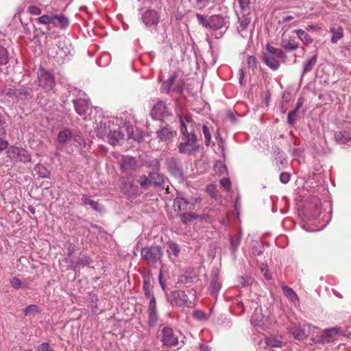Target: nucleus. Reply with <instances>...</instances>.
<instances>
[{
  "label": "nucleus",
  "mask_w": 351,
  "mask_h": 351,
  "mask_svg": "<svg viewBox=\"0 0 351 351\" xmlns=\"http://www.w3.org/2000/svg\"><path fill=\"white\" fill-rule=\"evenodd\" d=\"M182 142L179 144L178 150L180 154L191 155L197 149L195 130H199V124L195 123L190 117L180 116Z\"/></svg>",
  "instance_id": "obj_1"
},
{
  "label": "nucleus",
  "mask_w": 351,
  "mask_h": 351,
  "mask_svg": "<svg viewBox=\"0 0 351 351\" xmlns=\"http://www.w3.org/2000/svg\"><path fill=\"white\" fill-rule=\"evenodd\" d=\"M149 177L152 184L155 186H161L164 183L163 176L157 172L151 173L149 174Z\"/></svg>",
  "instance_id": "obj_33"
},
{
  "label": "nucleus",
  "mask_w": 351,
  "mask_h": 351,
  "mask_svg": "<svg viewBox=\"0 0 351 351\" xmlns=\"http://www.w3.org/2000/svg\"><path fill=\"white\" fill-rule=\"evenodd\" d=\"M220 183L222 185V186L224 188L226 191H230L231 182L228 178H223L221 179Z\"/></svg>",
  "instance_id": "obj_51"
},
{
  "label": "nucleus",
  "mask_w": 351,
  "mask_h": 351,
  "mask_svg": "<svg viewBox=\"0 0 351 351\" xmlns=\"http://www.w3.org/2000/svg\"><path fill=\"white\" fill-rule=\"evenodd\" d=\"M28 10H29V12L32 15H39L41 14V10L37 6H34V5L29 6Z\"/></svg>",
  "instance_id": "obj_56"
},
{
  "label": "nucleus",
  "mask_w": 351,
  "mask_h": 351,
  "mask_svg": "<svg viewBox=\"0 0 351 351\" xmlns=\"http://www.w3.org/2000/svg\"><path fill=\"white\" fill-rule=\"evenodd\" d=\"M317 56L314 55L310 60L304 64L303 74L311 71L317 62Z\"/></svg>",
  "instance_id": "obj_34"
},
{
  "label": "nucleus",
  "mask_w": 351,
  "mask_h": 351,
  "mask_svg": "<svg viewBox=\"0 0 351 351\" xmlns=\"http://www.w3.org/2000/svg\"><path fill=\"white\" fill-rule=\"evenodd\" d=\"M8 146V142L0 138V153Z\"/></svg>",
  "instance_id": "obj_58"
},
{
  "label": "nucleus",
  "mask_w": 351,
  "mask_h": 351,
  "mask_svg": "<svg viewBox=\"0 0 351 351\" xmlns=\"http://www.w3.org/2000/svg\"><path fill=\"white\" fill-rule=\"evenodd\" d=\"M176 75L175 74H173L171 77H170L168 80L166 82L168 83V84L172 86V84H173L174 82V80L176 79Z\"/></svg>",
  "instance_id": "obj_63"
},
{
  "label": "nucleus",
  "mask_w": 351,
  "mask_h": 351,
  "mask_svg": "<svg viewBox=\"0 0 351 351\" xmlns=\"http://www.w3.org/2000/svg\"><path fill=\"white\" fill-rule=\"evenodd\" d=\"M72 137V132L69 130H64L59 132L58 135V140L61 143H64L69 141Z\"/></svg>",
  "instance_id": "obj_35"
},
{
  "label": "nucleus",
  "mask_w": 351,
  "mask_h": 351,
  "mask_svg": "<svg viewBox=\"0 0 351 351\" xmlns=\"http://www.w3.org/2000/svg\"><path fill=\"white\" fill-rule=\"evenodd\" d=\"M266 52L263 53V60L265 64L271 69L277 70L280 64V61H284L285 55L284 52L278 48H275L269 44L266 45Z\"/></svg>",
  "instance_id": "obj_2"
},
{
  "label": "nucleus",
  "mask_w": 351,
  "mask_h": 351,
  "mask_svg": "<svg viewBox=\"0 0 351 351\" xmlns=\"http://www.w3.org/2000/svg\"><path fill=\"white\" fill-rule=\"evenodd\" d=\"M73 104L75 106V111L80 115H84L87 113L90 103L88 101L84 99H78L73 100Z\"/></svg>",
  "instance_id": "obj_18"
},
{
  "label": "nucleus",
  "mask_w": 351,
  "mask_h": 351,
  "mask_svg": "<svg viewBox=\"0 0 351 351\" xmlns=\"http://www.w3.org/2000/svg\"><path fill=\"white\" fill-rule=\"evenodd\" d=\"M39 86L46 90H51L55 85L53 76L48 71L40 69L38 73Z\"/></svg>",
  "instance_id": "obj_9"
},
{
  "label": "nucleus",
  "mask_w": 351,
  "mask_h": 351,
  "mask_svg": "<svg viewBox=\"0 0 351 351\" xmlns=\"http://www.w3.org/2000/svg\"><path fill=\"white\" fill-rule=\"evenodd\" d=\"M198 218V215L192 213H184L180 215L181 221L184 224L191 223Z\"/></svg>",
  "instance_id": "obj_31"
},
{
  "label": "nucleus",
  "mask_w": 351,
  "mask_h": 351,
  "mask_svg": "<svg viewBox=\"0 0 351 351\" xmlns=\"http://www.w3.org/2000/svg\"><path fill=\"white\" fill-rule=\"evenodd\" d=\"M171 86L168 84L167 82H164L162 83V86H161V90L165 93H169L171 90Z\"/></svg>",
  "instance_id": "obj_60"
},
{
  "label": "nucleus",
  "mask_w": 351,
  "mask_h": 351,
  "mask_svg": "<svg viewBox=\"0 0 351 351\" xmlns=\"http://www.w3.org/2000/svg\"><path fill=\"white\" fill-rule=\"evenodd\" d=\"M53 16H54V14H51V15L45 14V15H43V16L38 17V19H36V21L40 24H44V25L51 24V25H53Z\"/></svg>",
  "instance_id": "obj_37"
},
{
  "label": "nucleus",
  "mask_w": 351,
  "mask_h": 351,
  "mask_svg": "<svg viewBox=\"0 0 351 351\" xmlns=\"http://www.w3.org/2000/svg\"><path fill=\"white\" fill-rule=\"evenodd\" d=\"M30 313H40L39 307L36 304H31L24 309L25 315H27Z\"/></svg>",
  "instance_id": "obj_44"
},
{
  "label": "nucleus",
  "mask_w": 351,
  "mask_h": 351,
  "mask_svg": "<svg viewBox=\"0 0 351 351\" xmlns=\"http://www.w3.org/2000/svg\"><path fill=\"white\" fill-rule=\"evenodd\" d=\"M162 341L167 347H176L180 348L182 346L183 337L179 332L174 331L170 327H164L162 329Z\"/></svg>",
  "instance_id": "obj_4"
},
{
  "label": "nucleus",
  "mask_w": 351,
  "mask_h": 351,
  "mask_svg": "<svg viewBox=\"0 0 351 351\" xmlns=\"http://www.w3.org/2000/svg\"><path fill=\"white\" fill-rule=\"evenodd\" d=\"M38 351H54L48 343H41L38 348Z\"/></svg>",
  "instance_id": "obj_53"
},
{
  "label": "nucleus",
  "mask_w": 351,
  "mask_h": 351,
  "mask_svg": "<svg viewBox=\"0 0 351 351\" xmlns=\"http://www.w3.org/2000/svg\"><path fill=\"white\" fill-rule=\"evenodd\" d=\"M210 0H194L195 6L199 9H202L208 5Z\"/></svg>",
  "instance_id": "obj_45"
},
{
  "label": "nucleus",
  "mask_w": 351,
  "mask_h": 351,
  "mask_svg": "<svg viewBox=\"0 0 351 351\" xmlns=\"http://www.w3.org/2000/svg\"><path fill=\"white\" fill-rule=\"evenodd\" d=\"M338 334V331L337 328H332L329 329H326L322 332L319 341L322 343H327L329 342H332L335 340L336 336Z\"/></svg>",
  "instance_id": "obj_17"
},
{
  "label": "nucleus",
  "mask_w": 351,
  "mask_h": 351,
  "mask_svg": "<svg viewBox=\"0 0 351 351\" xmlns=\"http://www.w3.org/2000/svg\"><path fill=\"white\" fill-rule=\"evenodd\" d=\"M7 156L13 163H27L31 162V155L21 147L11 146L6 152Z\"/></svg>",
  "instance_id": "obj_6"
},
{
  "label": "nucleus",
  "mask_w": 351,
  "mask_h": 351,
  "mask_svg": "<svg viewBox=\"0 0 351 351\" xmlns=\"http://www.w3.org/2000/svg\"><path fill=\"white\" fill-rule=\"evenodd\" d=\"M285 295L291 300V302L295 305H299V298L297 293L293 289L287 286L282 287Z\"/></svg>",
  "instance_id": "obj_24"
},
{
  "label": "nucleus",
  "mask_w": 351,
  "mask_h": 351,
  "mask_svg": "<svg viewBox=\"0 0 351 351\" xmlns=\"http://www.w3.org/2000/svg\"><path fill=\"white\" fill-rule=\"evenodd\" d=\"M171 114V109L167 105L166 102L158 100L153 106L151 110V116L155 119H162Z\"/></svg>",
  "instance_id": "obj_8"
},
{
  "label": "nucleus",
  "mask_w": 351,
  "mask_h": 351,
  "mask_svg": "<svg viewBox=\"0 0 351 351\" xmlns=\"http://www.w3.org/2000/svg\"><path fill=\"white\" fill-rule=\"evenodd\" d=\"M88 300L92 304V308H97V302L98 300L97 296L93 293H90L88 294Z\"/></svg>",
  "instance_id": "obj_52"
},
{
  "label": "nucleus",
  "mask_w": 351,
  "mask_h": 351,
  "mask_svg": "<svg viewBox=\"0 0 351 351\" xmlns=\"http://www.w3.org/2000/svg\"><path fill=\"white\" fill-rule=\"evenodd\" d=\"M202 132L205 138V144L206 145L208 146L211 141V134L210 130L206 125H204L202 126Z\"/></svg>",
  "instance_id": "obj_41"
},
{
  "label": "nucleus",
  "mask_w": 351,
  "mask_h": 351,
  "mask_svg": "<svg viewBox=\"0 0 351 351\" xmlns=\"http://www.w3.org/2000/svg\"><path fill=\"white\" fill-rule=\"evenodd\" d=\"M239 25L237 27L238 32L241 36L245 37L246 35L244 33L250 23V19L245 15H243L241 18H239Z\"/></svg>",
  "instance_id": "obj_25"
},
{
  "label": "nucleus",
  "mask_w": 351,
  "mask_h": 351,
  "mask_svg": "<svg viewBox=\"0 0 351 351\" xmlns=\"http://www.w3.org/2000/svg\"><path fill=\"white\" fill-rule=\"evenodd\" d=\"M289 332L295 339H302L305 337L304 330L298 326H293L289 328Z\"/></svg>",
  "instance_id": "obj_27"
},
{
  "label": "nucleus",
  "mask_w": 351,
  "mask_h": 351,
  "mask_svg": "<svg viewBox=\"0 0 351 351\" xmlns=\"http://www.w3.org/2000/svg\"><path fill=\"white\" fill-rule=\"evenodd\" d=\"M270 349L280 348L285 346V343L281 340V338L275 335L267 336L264 341L261 342Z\"/></svg>",
  "instance_id": "obj_14"
},
{
  "label": "nucleus",
  "mask_w": 351,
  "mask_h": 351,
  "mask_svg": "<svg viewBox=\"0 0 351 351\" xmlns=\"http://www.w3.org/2000/svg\"><path fill=\"white\" fill-rule=\"evenodd\" d=\"M296 111L297 110H294L291 112H290L289 114H288V121L291 123L293 121H294V119H295V114H296Z\"/></svg>",
  "instance_id": "obj_59"
},
{
  "label": "nucleus",
  "mask_w": 351,
  "mask_h": 351,
  "mask_svg": "<svg viewBox=\"0 0 351 351\" xmlns=\"http://www.w3.org/2000/svg\"><path fill=\"white\" fill-rule=\"evenodd\" d=\"M112 121L110 120H104L100 121L99 123H97L95 127V130L97 133V136L99 138H104L107 136L108 132L110 129V124Z\"/></svg>",
  "instance_id": "obj_16"
},
{
  "label": "nucleus",
  "mask_w": 351,
  "mask_h": 351,
  "mask_svg": "<svg viewBox=\"0 0 351 351\" xmlns=\"http://www.w3.org/2000/svg\"><path fill=\"white\" fill-rule=\"evenodd\" d=\"M16 90L17 88H8L2 90L3 95H6L10 97H16Z\"/></svg>",
  "instance_id": "obj_50"
},
{
  "label": "nucleus",
  "mask_w": 351,
  "mask_h": 351,
  "mask_svg": "<svg viewBox=\"0 0 351 351\" xmlns=\"http://www.w3.org/2000/svg\"><path fill=\"white\" fill-rule=\"evenodd\" d=\"M176 135V132L170 127H164L157 132V136L161 141H168Z\"/></svg>",
  "instance_id": "obj_19"
},
{
  "label": "nucleus",
  "mask_w": 351,
  "mask_h": 351,
  "mask_svg": "<svg viewBox=\"0 0 351 351\" xmlns=\"http://www.w3.org/2000/svg\"><path fill=\"white\" fill-rule=\"evenodd\" d=\"M8 62V53L6 49L0 45V65H5Z\"/></svg>",
  "instance_id": "obj_40"
},
{
  "label": "nucleus",
  "mask_w": 351,
  "mask_h": 351,
  "mask_svg": "<svg viewBox=\"0 0 351 351\" xmlns=\"http://www.w3.org/2000/svg\"><path fill=\"white\" fill-rule=\"evenodd\" d=\"M330 32L332 34L331 38V42L332 43H337L339 40L343 38V29L341 27H332L330 28Z\"/></svg>",
  "instance_id": "obj_26"
},
{
  "label": "nucleus",
  "mask_w": 351,
  "mask_h": 351,
  "mask_svg": "<svg viewBox=\"0 0 351 351\" xmlns=\"http://www.w3.org/2000/svg\"><path fill=\"white\" fill-rule=\"evenodd\" d=\"M312 199H313V202L314 203V206H315V215H317V214H319V213H320L322 203H321L320 199L317 197H314L312 198Z\"/></svg>",
  "instance_id": "obj_47"
},
{
  "label": "nucleus",
  "mask_w": 351,
  "mask_h": 351,
  "mask_svg": "<svg viewBox=\"0 0 351 351\" xmlns=\"http://www.w3.org/2000/svg\"><path fill=\"white\" fill-rule=\"evenodd\" d=\"M82 202L84 205H89L94 210L98 209V203L93 199H90L88 195H83L82 197Z\"/></svg>",
  "instance_id": "obj_39"
},
{
  "label": "nucleus",
  "mask_w": 351,
  "mask_h": 351,
  "mask_svg": "<svg viewBox=\"0 0 351 351\" xmlns=\"http://www.w3.org/2000/svg\"><path fill=\"white\" fill-rule=\"evenodd\" d=\"M196 17L198 22L206 27H209V19H206L203 15L197 14Z\"/></svg>",
  "instance_id": "obj_49"
},
{
  "label": "nucleus",
  "mask_w": 351,
  "mask_h": 351,
  "mask_svg": "<svg viewBox=\"0 0 351 351\" xmlns=\"http://www.w3.org/2000/svg\"><path fill=\"white\" fill-rule=\"evenodd\" d=\"M138 181L132 177H127L123 179L121 184V191L129 199L134 198L139 193Z\"/></svg>",
  "instance_id": "obj_7"
},
{
  "label": "nucleus",
  "mask_w": 351,
  "mask_h": 351,
  "mask_svg": "<svg viewBox=\"0 0 351 351\" xmlns=\"http://www.w3.org/2000/svg\"><path fill=\"white\" fill-rule=\"evenodd\" d=\"M150 177H147L145 176H142L140 177L139 181H138L141 187L146 188L152 184Z\"/></svg>",
  "instance_id": "obj_43"
},
{
  "label": "nucleus",
  "mask_w": 351,
  "mask_h": 351,
  "mask_svg": "<svg viewBox=\"0 0 351 351\" xmlns=\"http://www.w3.org/2000/svg\"><path fill=\"white\" fill-rule=\"evenodd\" d=\"M239 6L243 11L249 9L250 0H236Z\"/></svg>",
  "instance_id": "obj_46"
},
{
  "label": "nucleus",
  "mask_w": 351,
  "mask_h": 351,
  "mask_svg": "<svg viewBox=\"0 0 351 351\" xmlns=\"http://www.w3.org/2000/svg\"><path fill=\"white\" fill-rule=\"evenodd\" d=\"M235 308L237 310L239 311L238 314H241L244 311V305L241 301L237 302Z\"/></svg>",
  "instance_id": "obj_57"
},
{
  "label": "nucleus",
  "mask_w": 351,
  "mask_h": 351,
  "mask_svg": "<svg viewBox=\"0 0 351 351\" xmlns=\"http://www.w3.org/2000/svg\"><path fill=\"white\" fill-rule=\"evenodd\" d=\"M34 169L41 178H47L49 175V171L41 164H37Z\"/></svg>",
  "instance_id": "obj_38"
},
{
  "label": "nucleus",
  "mask_w": 351,
  "mask_h": 351,
  "mask_svg": "<svg viewBox=\"0 0 351 351\" xmlns=\"http://www.w3.org/2000/svg\"><path fill=\"white\" fill-rule=\"evenodd\" d=\"M244 75H245L244 71H243V69H241L239 70V84L241 85L243 84V79H244Z\"/></svg>",
  "instance_id": "obj_62"
},
{
  "label": "nucleus",
  "mask_w": 351,
  "mask_h": 351,
  "mask_svg": "<svg viewBox=\"0 0 351 351\" xmlns=\"http://www.w3.org/2000/svg\"><path fill=\"white\" fill-rule=\"evenodd\" d=\"M335 138L337 143L346 145L351 141V135L346 131H339L335 132Z\"/></svg>",
  "instance_id": "obj_23"
},
{
  "label": "nucleus",
  "mask_w": 351,
  "mask_h": 351,
  "mask_svg": "<svg viewBox=\"0 0 351 351\" xmlns=\"http://www.w3.org/2000/svg\"><path fill=\"white\" fill-rule=\"evenodd\" d=\"M169 250L167 251L169 258H171V255H173L175 258H177L180 252V246L174 243L169 242L168 243Z\"/></svg>",
  "instance_id": "obj_32"
},
{
  "label": "nucleus",
  "mask_w": 351,
  "mask_h": 351,
  "mask_svg": "<svg viewBox=\"0 0 351 351\" xmlns=\"http://www.w3.org/2000/svg\"><path fill=\"white\" fill-rule=\"evenodd\" d=\"M247 64L248 66L252 69H254L257 67V61L254 56H249L247 59Z\"/></svg>",
  "instance_id": "obj_48"
},
{
  "label": "nucleus",
  "mask_w": 351,
  "mask_h": 351,
  "mask_svg": "<svg viewBox=\"0 0 351 351\" xmlns=\"http://www.w3.org/2000/svg\"><path fill=\"white\" fill-rule=\"evenodd\" d=\"M228 21L222 15L217 14L211 16L209 18V28L213 29H220L228 28Z\"/></svg>",
  "instance_id": "obj_10"
},
{
  "label": "nucleus",
  "mask_w": 351,
  "mask_h": 351,
  "mask_svg": "<svg viewBox=\"0 0 351 351\" xmlns=\"http://www.w3.org/2000/svg\"><path fill=\"white\" fill-rule=\"evenodd\" d=\"M140 21L144 26L149 29L156 28L160 23V14L154 9H138Z\"/></svg>",
  "instance_id": "obj_5"
},
{
  "label": "nucleus",
  "mask_w": 351,
  "mask_h": 351,
  "mask_svg": "<svg viewBox=\"0 0 351 351\" xmlns=\"http://www.w3.org/2000/svg\"><path fill=\"white\" fill-rule=\"evenodd\" d=\"M69 25V21L67 17L63 14H54L53 25L60 27L62 29L67 27Z\"/></svg>",
  "instance_id": "obj_21"
},
{
  "label": "nucleus",
  "mask_w": 351,
  "mask_h": 351,
  "mask_svg": "<svg viewBox=\"0 0 351 351\" xmlns=\"http://www.w3.org/2000/svg\"><path fill=\"white\" fill-rule=\"evenodd\" d=\"M241 232H240L237 236L231 237L230 247L232 252H235L240 245L241 239Z\"/></svg>",
  "instance_id": "obj_36"
},
{
  "label": "nucleus",
  "mask_w": 351,
  "mask_h": 351,
  "mask_svg": "<svg viewBox=\"0 0 351 351\" xmlns=\"http://www.w3.org/2000/svg\"><path fill=\"white\" fill-rule=\"evenodd\" d=\"M170 300L177 306H184L188 305L189 298L187 295L183 291L176 290L171 293Z\"/></svg>",
  "instance_id": "obj_12"
},
{
  "label": "nucleus",
  "mask_w": 351,
  "mask_h": 351,
  "mask_svg": "<svg viewBox=\"0 0 351 351\" xmlns=\"http://www.w3.org/2000/svg\"><path fill=\"white\" fill-rule=\"evenodd\" d=\"M221 287V285L219 281V272L217 270H214L211 274V281L209 287L210 294L215 297Z\"/></svg>",
  "instance_id": "obj_13"
},
{
  "label": "nucleus",
  "mask_w": 351,
  "mask_h": 351,
  "mask_svg": "<svg viewBox=\"0 0 351 351\" xmlns=\"http://www.w3.org/2000/svg\"><path fill=\"white\" fill-rule=\"evenodd\" d=\"M124 135L119 130H112L110 129L107 137L108 138V142L112 145H117L119 141L123 139Z\"/></svg>",
  "instance_id": "obj_20"
},
{
  "label": "nucleus",
  "mask_w": 351,
  "mask_h": 351,
  "mask_svg": "<svg viewBox=\"0 0 351 351\" xmlns=\"http://www.w3.org/2000/svg\"><path fill=\"white\" fill-rule=\"evenodd\" d=\"M32 97V89L29 87L22 86L16 90V99L27 100Z\"/></svg>",
  "instance_id": "obj_22"
},
{
  "label": "nucleus",
  "mask_w": 351,
  "mask_h": 351,
  "mask_svg": "<svg viewBox=\"0 0 351 351\" xmlns=\"http://www.w3.org/2000/svg\"><path fill=\"white\" fill-rule=\"evenodd\" d=\"M173 173L177 177H183L182 170L179 167H176L175 171L173 172Z\"/></svg>",
  "instance_id": "obj_61"
},
{
  "label": "nucleus",
  "mask_w": 351,
  "mask_h": 351,
  "mask_svg": "<svg viewBox=\"0 0 351 351\" xmlns=\"http://www.w3.org/2000/svg\"><path fill=\"white\" fill-rule=\"evenodd\" d=\"M121 165L123 169H132L136 165V160L132 157L124 156L121 160Z\"/></svg>",
  "instance_id": "obj_30"
},
{
  "label": "nucleus",
  "mask_w": 351,
  "mask_h": 351,
  "mask_svg": "<svg viewBox=\"0 0 351 351\" xmlns=\"http://www.w3.org/2000/svg\"><path fill=\"white\" fill-rule=\"evenodd\" d=\"M150 301L148 308L149 314V324L150 326H154L156 324L158 321V314L156 311V304L154 296L149 298Z\"/></svg>",
  "instance_id": "obj_15"
},
{
  "label": "nucleus",
  "mask_w": 351,
  "mask_h": 351,
  "mask_svg": "<svg viewBox=\"0 0 351 351\" xmlns=\"http://www.w3.org/2000/svg\"><path fill=\"white\" fill-rule=\"evenodd\" d=\"M281 47L288 51H294L298 47V44L294 40L284 39L281 41Z\"/></svg>",
  "instance_id": "obj_28"
},
{
  "label": "nucleus",
  "mask_w": 351,
  "mask_h": 351,
  "mask_svg": "<svg viewBox=\"0 0 351 351\" xmlns=\"http://www.w3.org/2000/svg\"><path fill=\"white\" fill-rule=\"evenodd\" d=\"M10 284L14 289H19L21 286V281L19 278L14 277L10 280Z\"/></svg>",
  "instance_id": "obj_54"
},
{
  "label": "nucleus",
  "mask_w": 351,
  "mask_h": 351,
  "mask_svg": "<svg viewBox=\"0 0 351 351\" xmlns=\"http://www.w3.org/2000/svg\"><path fill=\"white\" fill-rule=\"evenodd\" d=\"M199 351H210L209 348L207 346H205L203 343L199 344Z\"/></svg>",
  "instance_id": "obj_64"
},
{
  "label": "nucleus",
  "mask_w": 351,
  "mask_h": 351,
  "mask_svg": "<svg viewBox=\"0 0 351 351\" xmlns=\"http://www.w3.org/2000/svg\"><path fill=\"white\" fill-rule=\"evenodd\" d=\"M290 180V174L287 172L281 173L280 175V180L283 184H287Z\"/></svg>",
  "instance_id": "obj_55"
},
{
  "label": "nucleus",
  "mask_w": 351,
  "mask_h": 351,
  "mask_svg": "<svg viewBox=\"0 0 351 351\" xmlns=\"http://www.w3.org/2000/svg\"><path fill=\"white\" fill-rule=\"evenodd\" d=\"M173 206L179 211H184L194 209V203L179 194L174 199Z\"/></svg>",
  "instance_id": "obj_11"
},
{
  "label": "nucleus",
  "mask_w": 351,
  "mask_h": 351,
  "mask_svg": "<svg viewBox=\"0 0 351 351\" xmlns=\"http://www.w3.org/2000/svg\"><path fill=\"white\" fill-rule=\"evenodd\" d=\"M295 33L304 44L308 45L312 43L310 36L304 30L298 29L295 30Z\"/></svg>",
  "instance_id": "obj_29"
},
{
  "label": "nucleus",
  "mask_w": 351,
  "mask_h": 351,
  "mask_svg": "<svg viewBox=\"0 0 351 351\" xmlns=\"http://www.w3.org/2000/svg\"><path fill=\"white\" fill-rule=\"evenodd\" d=\"M143 288L145 295L147 298H151V297L154 296V295L152 294V293L150 290V282H149V280H145L143 281Z\"/></svg>",
  "instance_id": "obj_42"
},
{
  "label": "nucleus",
  "mask_w": 351,
  "mask_h": 351,
  "mask_svg": "<svg viewBox=\"0 0 351 351\" xmlns=\"http://www.w3.org/2000/svg\"><path fill=\"white\" fill-rule=\"evenodd\" d=\"M163 251L160 246L152 245L144 247L141 250V256L146 263L152 267H156L158 263H161Z\"/></svg>",
  "instance_id": "obj_3"
}]
</instances>
